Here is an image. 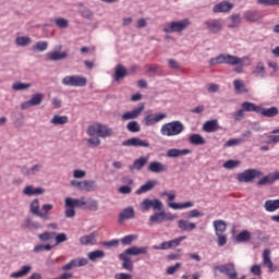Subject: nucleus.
Instances as JSON below:
<instances>
[{"label":"nucleus","mask_w":279,"mask_h":279,"mask_svg":"<svg viewBox=\"0 0 279 279\" xmlns=\"http://www.w3.org/2000/svg\"><path fill=\"white\" fill-rule=\"evenodd\" d=\"M250 60L247 57H236L228 53H221L218 57L211 58L209 60L210 66H217V64H228L229 66H235V73H243V66L245 62Z\"/></svg>","instance_id":"1"},{"label":"nucleus","mask_w":279,"mask_h":279,"mask_svg":"<svg viewBox=\"0 0 279 279\" xmlns=\"http://www.w3.org/2000/svg\"><path fill=\"white\" fill-rule=\"evenodd\" d=\"M147 252H149L148 246H142V247L133 246V247L126 248L124 252H122L119 255V258L122 260V267L126 271H134V264L132 263V259L130 258V256H138L141 254H147Z\"/></svg>","instance_id":"2"},{"label":"nucleus","mask_w":279,"mask_h":279,"mask_svg":"<svg viewBox=\"0 0 279 279\" xmlns=\"http://www.w3.org/2000/svg\"><path fill=\"white\" fill-rule=\"evenodd\" d=\"M184 130V124L177 120L163 124L160 129V134L162 136H180Z\"/></svg>","instance_id":"3"},{"label":"nucleus","mask_w":279,"mask_h":279,"mask_svg":"<svg viewBox=\"0 0 279 279\" xmlns=\"http://www.w3.org/2000/svg\"><path fill=\"white\" fill-rule=\"evenodd\" d=\"M191 25V21L189 19L182 21H173L163 26V32L166 34H180L186 29Z\"/></svg>","instance_id":"4"},{"label":"nucleus","mask_w":279,"mask_h":279,"mask_svg":"<svg viewBox=\"0 0 279 279\" xmlns=\"http://www.w3.org/2000/svg\"><path fill=\"white\" fill-rule=\"evenodd\" d=\"M63 86H74L76 88H82L88 84L86 76L82 75H69L62 78Z\"/></svg>","instance_id":"5"},{"label":"nucleus","mask_w":279,"mask_h":279,"mask_svg":"<svg viewBox=\"0 0 279 279\" xmlns=\"http://www.w3.org/2000/svg\"><path fill=\"white\" fill-rule=\"evenodd\" d=\"M162 201L158 198H144L140 204L142 213H148L150 208L153 210H162Z\"/></svg>","instance_id":"6"},{"label":"nucleus","mask_w":279,"mask_h":279,"mask_svg":"<svg viewBox=\"0 0 279 279\" xmlns=\"http://www.w3.org/2000/svg\"><path fill=\"white\" fill-rule=\"evenodd\" d=\"M214 269L219 271V274H223V276H228L229 279L239 278V272H236V266L232 263L223 264L215 266Z\"/></svg>","instance_id":"7"},{"label":"nucleus","mask_w":279,"mask_h":279,"mask_svg":"<svg viewBox=\"0 0 279 279\" xmlns=\"http://www.w3.org/2000/svg\"><path fill=\"white\" fill-rule=\"evenodd\" d=\"M260 175H263V171L258 169H247L238 174V182H254V180L260 178Z\"/></svg>","instance_id":"8"},{"label":"nucleus","mask_w":279,"mask_h":279,"mask_svg":"<svg viewBox=\"0 0 279 279\" xmlns=\"http://www.w3.org/2000/svg\"><path fill=\"white\" fill-rule=\"evenodd\" d=\"M175 199V192L168 194V206L173 210H183L184 208H193L195 204L191 201L185 203H172Z\"/></svg>","instance_id":"9"},{"label":"nucleus","mask_w":279,"mask_h":279,"mask_svg":"<svg viewBox=\"0 0 279 279\" xmlns=\"http://www.w3.org/2000/svg\"><path fill=\"white\" fill-rule=\"evenodd\" d=\"M205 28L209 34H219L223 31V22L221 20L211 19L207 20L205 23Z\"/></svg>","instance_id":"10"},{"label":"nucleus","mask_w":279,"mask_h":279,"mask_svg":"<svg viewBox=\"0 0 279 279\" xmlns=\"http://www.w3.org/2000/svg\"><path fill=\"white\" fill-rule=\"evenodd\" d=\"M44 99L45 96L41 93L34 94L29 100L21 104V110H29L34 106H40Z\"/></svg>","instance_id":"11"},{"label":"nucleus","mask_w":279,"mask_h":279,"mask_svg":"<svg viewBox=\"0 0 279 279\" xmlns=\"http://www.w3.org/2000/svg\"><path fill=\"white\" fill-rule=\"evenodd\" d=\"M31 213L32 215L39 217V219H43L44 221H49L51 219V216H49V214L40 211V201H38V198H35L31 203Z\"/></svg>","instance_id":"12"},{"label":"nucleus","mask_w":279,"mask_h":279,"mask_svg":"<svg viewBox=\"0 0 279 279\" xmlns=\"http://www.w3.org/2000/svg\"><path fill=\"white\" fill-rule=\"evenodd\" d=\"M186 240V235H181L174 240L162 242L160 245H154L153 250H171L173 247H178L181 241Z\"/></svg>","instance_id":"13"},{"label":"nucleus","mask_w":279,"mask_h":279,"mask_svg":"<svg viewBox=\"0 0 279 279\" xmlns=\"http://www.w3.org/2000/svg\"><path fill=\"white\" fill-rule=\"evenodd\" d=\"M71 186H74V189H77L78 191H86L87 193H90L93 191V186H95V181H77L72 180L70 182Z\"/></svg>","instance_id":"14"},{"label":"nucleus","mask_w":279,"mask_h":279,"mask_svg":"<svg viewBox=\"0 0 279 279\" xmlns=\"http://www.w3.org/2000/svg\"><path fill=\"white\" fill-rule=\"evenodd\" d=\"M123 147H149V142L141 137H132L122 142Z\"/></svg>","instance_id":"15"},{"label":"nucleus","mask_w":279,"mask_h":279,"mask_svg":"<svg viewBox=\"0 0 279 279\" xmlns=\"http://www.w3.org/2000/svg\"><path fill=\"white\" fill-rule=\"evenodd\" d=\"M145 110V105L141 104L138 107L134 108L132 111H126L122 114V121H131L132 119H138L141 113Z\"/></svg>","instance_id":"16"},{"label":"nucleus","mask_w":279,"mask_h":279,"mask_svg":"<svg viewBox=\"0 0 279 279\" xmlns=\"http://www.w3.org/2000/svg\"><path fill=\"white\" fill-rule=\"evenodd\" d=\"M163 119H167V113L148 114L144 118V125L149 128L155 125V123H160Z\"/></svg>","instance_id":"17"},{"label":"nucleus","mask_w":279,"mask_h":279,"mask_svg":"<svg viewBox=\"0 0 279 279\" xmlns=\"http://www.w3.org/2000/svg\"><path fill=\"white\" fill-rule=\"evenodd\" d=\"M130 75V72H128V69L123 66V64H117L114 68V74L113 80L116 82H121V80H125Z\"/></svg>","instance_id":"18"},{"label":"nucleus","mask_w":279,"mask_h":279,"mask_svg":"<svg viewBox=\"0 0 279 279\" xmlns=\"http://www.w3.org/2000/svg\"><path fill=\"white\" fill-rule=\"evenodd\" d=\"M147 169L150 173H165L168 171L167 165H165L160 161H151L148 165Z\"/></svg>","instance_id":"19"},{"label":"nucleus","mask_w":279,"mask_h":279,"mask_svg":"<svg viewBox=\"0 0 279 279\" xmlns=\"http://www.w3.org/2000/svg\"><path fill=\"white\" fill-rule=\"evenodd\" d=\"M135 216L136 211L134 210V207L129 206L120 213L119 223H123V221H126L128 219H134Z\"/></svg>","instance_id":"20"},{"label":"nucleus","mask_w":279,"mask_h":279,"mask_svg":"<svg viewBox=\"0 0 279 279\" xmlns=\"http://www.w3.org/2000/svg\"><path fill=\"white\" fill-rule=\"evenodd\" d=\"M66 58H69V53L66 51L60 52L54 50L47 53V60H50V62H60V60H66Z\"/></svg>","instance_id":"21"},{"label":"nucleus","mask_w":279,"mask_h":279,"mask_svg":"<svg viewBox=\"0 0 279 279\" xmlns=\"http://www.w3.org/2000/svg\"><path fill=\"white\" fill-rule=\"evenodd\" d=\"M189 154H191V149H189V148H183V149L171 148V149H168L167 157L168 158H182V156H189Z\"/></svg>","instance_id":"22"},{"label":"nucleus","mask_w":279,"mask_h":279,"mask_svg":"<svg viewBox=\"0 0 279 279\" xmlns=\"http://www.w3.org/2000/svg\"><path fill=\"white\" fill-rule=\"evenodd\" d=\"M258 114H262V117H266L267 119H274V117H278L279 109L278 107H270V108L259 107Z\"/></svg>","instance_id":"23"},{"label":"nucleus","mask_w":279,"mask_h":279,"mask_svg":"<svg viewBox=\"0 0 279 279\" xmlns=\"http://www.w3.org/2000/svg\"><path fill=\"white\" fill-rule=\"evenodd\" d=\"M65 206L70 208H82V206H86V198L83 196L81 198H65Z\"/></svg>","instance_id":"24"},{"label":"nucleus","mask_w":279,"mask_h":279,"mask_svg":"<svg viewBox=\"0 0 279 279\" xmlns=\"http://www.w3.org/2000/svg\"><path fill=\"white\" fill-rule=\"evenodd\" d=\"M243 17L245 19V21H247L248 23H258V21H260V19H263V16L260 15V13L256 10H248L245 11L243 13Z\"/></svg>","instance_id":"25"},{"label":"nucleus","mask_w":279,"mask_h":279,"mask_svg":"<svg viewBox=\"0 0 279 279\" xmlns=\"http://www.w3.org/2000/svg\"><path fill=\"white\" fill-rule=\"evenodd\" d=\"M233 8H234V5H232V3L228 2V1H222V2H219L216 5H214L213 12L215 14H219L221 12H230V10H232Z\"/></svg>","instance_id":"26"},{"label":"nucleus","mask_w":279,"mask_h":279,"mask_svg":"<svg viewBox=\"0 0 279 279\" xmlns=\"http://www.w3.org/2000/svg\"><path fill=\"white\" fill-rule=\"evenodd\" d=\"M149 157L142 156L138 159H135L133 165L130 166V171H142L143 167L147 165Z\"/></svg>","instance_id":"27"},{"label":"nucleus","mask_w":279,"mask_h":279,"mask_svg":"<svg viewBox=\"0 0 279 279\" xmlns=\"http://www.w3.org/2000/svg\"><path fill=\"white\" fill-rule=\"evenodd\" d=\"M45 193V189L43 187H34V185H27L23 190V195L27 197H32L34 195H43Z\"/></svg>","instance_id":"28"},{"label":"nucleus","mask_w":279,"mask_h":279,"mask_svg":"<svg viewBox=\"0 0 279 279\" xmlns=\"http://www.w3.org/2000/svg\"><path fill=\"white\" fill-rule=\"evenodd\" d=\"M178 228L183 232H191L197 228V225L195 222H190L189 220L180 219L178 221Z\"/></svg>","instance_id":"29"},{"label":"nucleus","mask_w":279,"mask_h":279,"mask_svg":"<svg viewBox=\"0 0 279 279\" xmlns=\"http://www.w3.org/2000/svg\"><path fill=\"white\" fill-rule=\"evenodd\" d=\"M219 130V122L217 120H208L203 124V131L210 134Z\"/></svg>","instance_id":"30"},{"label":"nucleus","mask_w":279,"mask_h":279,"mask_svg":"<svg viewBox=\"0 0 279 279\" xmlns=\"http://www.w3.org/2000/svg\"><path fill=\"white\" fill-rule=\"evenodd\" d=\"M32 272V265H24L22 266L21 270L12 272L10 275V278L19 279V278H25L28 274Z\"/></svg>","instance_id":"31"},{"label":"nucleus","mask_w":279,"mask_h":279,"mask_svg":"<svg viewBox=\"0 0 279 279\" xmlns=\"http://www.w3.org/2000/svg\"><path fill=\"white\" fill-rule=\"evenodd\" d=\"M145 69L149 77H154V75H165V70H162V68L158 64L146 65Z\"/></svg>","instance_id":"32"},{"label":"nucleus","mask_w":279,"mask_h":279,"mask_svg":"<svg viewBox=\"0 0 279 279\" xmlns=\"http://www.w3.org/2000/svg\"><path fill=\"white\" fill-rule=\"evenodd\" d=\"M156 184H158V181H147L145 184L141 185L135 193L136 195H143V193H149V191H153Z\"/></svg>","instance_id":"33"},{"label":"nucleus","mask_w":279,"mask_h":279,"mask_svg":"<svg viewBox=\"0 0 279 279\" xmlns=\"http://www.w3.org/2000/svg\"><path fill=\"white\" fill-rule=\"evenodd\" d=\"M264 208L267 213H276V210H279V198L266 201Z\"/></svg>","instance_id":"34"},{"label":"nucleus","mask_w":279,"mask_h":279,"mask_svg":"<svg viewBox=\"0 0 279 279\" xmlns=\"http://www.w3.org/2000/svg\"><path fill=\"white\" fill-rule=\"evenodd\" d=\"M242 110L244 112H256V114H258V112L260 110V106H256V104H254V102L244 101L242 104Z\"/></svg>","instance_id":"35"},{"label":"nucleus","mask_w":279,"mask_h":279,"mask_svg":"<svg viewBox=\"0 0 279 279\" xmlns=\"http://www.w3.org/2000/svg\"><path fill=\"white\" fill-rule=\"evenodd\" d=\"M214 228H215L216 235L223 234L225 231L228 230V225L223 220H215Z\"/></svg>","instance_id":"36"},{"label":"nucleus","mask_w":279,"mask_h":279,"mask_svg":"<svg viewBox=\"0 0 279 279\" xmlns=\"http://www.w3.org/2000/svg\"><path fill=\"white\" fill-rule=\"evenodd\" d=\"M50 123L52 125H66V123H69V117L56 114L50 120Z\"/></svg>","instance_id":"37"},{"label":"nucleus","mask_w":279,"mask_h":279,"mask_svg":"<svg viewBox=\"0 0 279 279\" xmlns=\"http://www.w3.org/2000/svg\"><path fill=\"white\" fill-rule=\"evenodd\" d=\"M274 182H276V179L274 172H270L257 182V186H267V184H274Z\"/></svg>","instance_id":"38"},{"label":"nucleus","mask_w":279,"mask_h":279,"mask_svg":"<svg viewBox=\"0 0 279 279\" xmlns=\"http://www.w3.org/2000/svg\"><path fill=\"white\" fill-rule=\"evenodd\" d=\"M98 136L100 138H108V136H112V129L98 124Z\"/></svg>","instance_id":"39"},{"label":"nucleus","mask_w":279,"mask_h":279,"mask_svg":"<svg viewBox=\"0 0 279 279\" xmlns=\"http://www.w3.org/2000/svg\"><path fill=\"white\" fill-rule=\"evenodd\" d=\"M80 243H82V245H95V243H97V240L95 239V233L81 236Z\"/></svg>","instance_id":"40"},{"label":"nucleus","mask_w":279,"mask_h":279,"mask_svg":"<svg viewBox=\"0 0 279 279\" xmlns=\"http://www.w3.org/2000/svg\"><path fill=\"white\" fill-rule=\"evenodd\" d=\"M15 44L17 47H29V45H32V38L29 36L16 37Z\"/></svg>","instance_id":"41"},{"label":"nucleus","mask_w":279,"mask_h":279,"mask_svg":"<svg viewBox=\"0 0 279 279\" xmlns=\"http://www.w3.org/2000/svg\"><path fill=\"white\" fill-rule=\"evenodd\" d=\"M87 256L93 263H95V260H98L99 258H106V252L101 250H96V251L89 252Z\"/></svg>","instance_id":"42"},{"label":"nucleus","mask_w":279,"mask_h":279,"mask_svg":"<svg viewBox=\"0 0 279 279\" xmlns=\"http://www.w3.org/2000/svg\"><path fill=\"white\" fill-rule=\"evenodd\" d=\"M189 141L191 145H206V140L199 134H192Z\"/></svg>","instance_id":"43"},{"label":"nucleus","mask_w":279,"mask_h":279,"mask_svg":"<svg viewBox=\"0 0 279 279\" xmlns=\"http://www.w3.org/2000/svg\"><path fill=\"white\" fill-rule=\"evenodd\" d=\"M235 239H236L238 243H247V241H250V239H252V233H250V231H247V230H243L236 235Z\"/></svg>","instance_id":"44"},{"label":"nucleus","mask_w":279,"mask_h":279,"mask_svg":"<svg viewBox=\"0 0 279 279\" xmlns=\"http://www.w3.org/2000/svg\"><path fill=\"white\" fill-rule=\"evenodd\" d=\"M163 221L165 218L162 216V211H157L149 217L150 225L163 223Z\"/></svg>","instance_id":"45"},{"label":"nucleus","mask_w":279,"mask_h":279,"mask_svg":"<svg viewBox=\"0 0 279 279\" xmlns=\"http://www.w3.org/2000/svg\"><path fill=\"white\" fill-rule=\"evenodd\" d=\"M269 250L264 251L263 254V264L267 265V267L269 268V271H274V262H271V257H269Z\"/></svg>","instance_id":"46"},{"label":"nucleus","mask_w":279,"mask_h":279,"mask_svg":"<svg viewBox=\"0 0 279 279\" xmlns=\"http://www.w3.org/2000/svg\"><path fill=\"white\" fill-rule=\"evenodd\" d=\"M231 23L228 24L229 29H234L241 25V15L240 14H233L230 16Z\"/></svg>","instance_id":"47"},{"label":"nucleus","mask_w":279,"mask_h":279,"mask_svg":"<svg viewBox=\"0 0 279 279\" xmlns=\"http://www.w3.org/2000/svg\"><path fill=\"white\" fill-rule=\"evenodd\" d=\"M128 132H131L132 134H136L141 132V124H138L137 121H131L126 124Z\"/></svg>","instance_id":"48"},{"label":"nucleus","mask_w":279,"mask_h":279,"mask_svg":"<svg viewBox=\"0 0 279 279\" xmlns=\"http://www.w3.org/2000/svg\"><path fill=\"white\" fill-rule=\"evenodd\" d=\"M85 206L87 210H90L92 213H97V210H99V202L96 199H88L85 202Z\"/></svg>","instance_id":"49"},{"label":"nucleus","mask_w":279,"mask_h":279,"mask_svg":"<svg viewBox=\"0 0 279 279\" xmlns=\"http://www.w3.org/2000/svg\"><path fill=\"white\" fill-rule=\"evenodd\" d=\"M233 86H234V89L236 90V93H247L248 92L247 87H245V83H243V81H241V80H234Z\"/></svg>","instance_id":"50"},{"label":"nucleus","mask_w":279,"mask_h":279,"mask_svg":"<svg viewBox=\"0 0 279 279\" xmlns=\"http://www.w3.org/2000/svg\"><path fill=\"white\" fill-rule=\"evenodd\" d=\"M25 228H28L29 230H38L43 228V226L40 225V222L34 221L31 218H28L25 220Z\"/></svg>","instance_id":"51"},{"label":"nucleus","mask_w":279,"mask_h":279,"mask_svg":"<svg viewBox=\"0 0 279 279\" xmlns=\"http://www.w3.org/2000/svg\"><path fill=\"white\" fill-rule=\"evenodd\" d=\"M49 48V43L47 41H38L36 43V45L33 46V51H47V49Z\"/></svg>","instance_id":"52"},{"label":"nucleus","mask_w":279,"mask_h":279,"mask_svg":"<svg viewBox=\"0 0 279 279\" xmlns=\"http://www.w3.org/2000/svg\"><path fill=\"white\" fill-rule=\"evenodd\" d=\"M53 23H56L57 27H59V29H66V27H69V20L64 19V17H58L56 20H53Z\"/></svg>","instance_id":"53"},{"label":"nucleus","mask_w":279,"mask_h":279,"mask_svg":"<svg viewBox=\"0 0 279 279\" xmlns=\"http://www.w3.org/2000/svg\"><path fill=\"white\" fill-rule=\"evenodd\" d=\"M12 88L14 90H27V88H32V84H29V83H22V82H15V83H13Z\"/></svg>","instance_id":"54"},{"label":"nucleus","mask_w":279,"mask_h":279,"mask_svg":"<svg viewBox=\"0 0 279 279\" xmlns=\"http://www.w3.org/2000/svg\"><path fill=\"white\" fill-rule=\"evenodd\" d=\"M138 239V235L136 234H129L122 238L120 241L122 245H130L131 243H134Z\"/></svg>","instance_id":"55"},{"label":"nucleus","mask_w":279,"mask_h":279,"mask_svg":"<svg viewBox=\"0 0 279 279\" xmlns=\"http://www.w3.org/2000/svg\"><path fill=\"white\" fill-rule=\"evenodd\" d=\"M53 236H56V232H49V231H46L44 233H40L38 235V239L40 241H44V242H47V241H51V239H53Z\"/></svg>","instance_id":"56"},{"label":"nucleus","mask_w":279,"mask_h":279,"mask_svg":"<svg viewBox=\"0 0 279 279\" xmlns=\"http://www.w3.org/2000/svg\"><path fill=\"white\" fill-rule=\"evenodd\" d=\"M80 14H81V16H83V19H87V21H90L94 16L93 11H90V9H88V8L81 9Z\"/></svg>","instance_id":"57"},{"label":"nucleus","mask_w":279,"mask_h":279,"mask_svg":"<svg viewBox=\"0 0 279 279\" xmlns=\"http://www.w3.org/2000/svg\"><path fill=\"white\" fill-rule=\"evenodd\" d=\"M253 73L255 75H257L258 77H265V65L263 63H258L255 68V70L253 71Z\"/></svg>","instance_id":"58"},{"label":"nucleus","mask_w":279,"mask_h":279,"mask_svg":"<svg viewBox=\"0 0 279 279\" xmlns=\"http://www.w3.org/2000/svg\"><path fill=\"white\" fill-rule=\"evenodd\" d=\"M88 136H99V124H93L87 129Z\"/></svg>","instance_id":"59"},{"label":"nucleus","mask_w":279,"mask_h":279,"mask_svg":"<svg viewBox=\"0 0 279 279\" xmlns=\"http://www.w3.org/2000/svg\"><path fill=\"white\" fill-rule=\"evenodd\" d=\"M54 236L56 245H60V243H66V241H69L66 233H59L56 234Z\"/></svg>","instance_id":"60"},{"label":"nucleus","mask_w":279,"mask_h":279,"mask_svg":"<svg viewBox=\"0 0 279 279\" xmlns=\"http://www.w3.org/2000/svg\"><path fill=\"white\" fill-rule=\"evenodd\" d=\"M199 217H204V214L198 209H192L187 213V219H197Z\"/></svg>","instance_id":"61"},{"label":"nucleus","mask_w":279,"mask_h":279,"mask_svg":"<svg viewBox=\"0 0 279 279\" xmlns=\"http://www.w3.org/2000/svg\"><path fill=\"white\" fill-rule=\"evenodd\" d=\"M241 143H243V138H231L225 143V147H234Z\"/></svg>","instance_id":"62"},{"label":"nucleus","mask_w":279,"mask_h":279,"mask_svg":"<svg viewBox=\"0 0 279 279\" xmlns=\"http://www.w3.org/2000/svg\"><path fill=\"white\" fill-rule=\"evenodd\" d=\"M162 216H163V221H175V219H178L177 215H173L171 213H167L165 210H161Z\"/></svg>","instance_id":"63"},{"label":"nucleus","mask_w":279,"mask_h":279,"mask_svg":"<svg viewBox=\"0 0 279 279\" xmlns=\"http://www.w3.org/2000/svg\"><path fill=\"white\" fill-rule=\"evenodd\" d=\"M259 5H279V0H257Z\"/></svg>","instance_id":"64"}]
</instances>
